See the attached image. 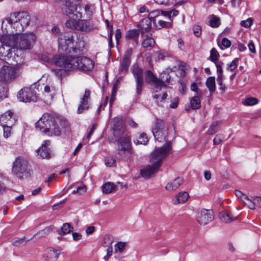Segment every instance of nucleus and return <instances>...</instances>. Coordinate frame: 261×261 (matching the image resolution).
<instances>
[{
	"mask_svg": "<svg viewBox=\"0 0 261 261\" xmlns=\"http://www.w3.org/2000/svg\"><path fill=\"white\" fill-rule=\"evenodd\" d=\"M31 16L27 12L20 11L11 13L10 16L2 22V28L7 30V24L14 29L12 35H0V59L7 62L11 60L13 56L17 55L23 56L22 53L17 50V35L22 32L30 24Z\"/></svg>",
	"mask_w": 261,
	"mask_h": 261,
	"instance_id": "nucleus-1",
	"label": "nucleus"
},
{
	"mask_svg": "<svg viewBox=\"0 0 261 261\" xmlns=\"http://www.w3.org/2000/svg\"><path fill=\"white\" fill-rule=\"evenodd\" d=\"M40 59L46 65H54L64 67L67 70L78 69L83 71H89L94 67L93 62L85 57L53 55L45 53L41 55Z\"/></svg>",
	"mask_w": 261,
	"mask_h": 261,
	"instance_id": "nucleus-2",
	"label": "nucleus"
},
{
	"mask_svg": "<svg viewBox=\"0 0 261 261\" xmlns=\"http://www.w3.org/2000/svg\"><path fill=\"white\" fill-rule=\"evenodd\" d=\"M37 129L49 136L61 135L62 130L68 126L67 122L55 115L44 113L35 123Z\"/></svg>",
	"mask_w": 261,
	"mask_h": 261,
	"instance_id": "nucleus-3",
	"label": "nucleus"
},
{
	"mask_svg": "<svg viewBox=\"0 0 261 261\" xmlns=\"http://www.w3.org/2000/svg\"><path fill=\"white\" fill-rule=\"evenodd\" d=\"M64 3L62 10L63 13L69 17L65 23L66 27L82 31H89L92 27L89 26L86 20L80 19L82 17V13L76 12V5L73 4V0H56Z\"/></svg>",
	"mask_w": 261,
	"mask_h": 261,
	"instance_id": "nucleus-4",
	"label": "nucleus"
},
{
	"mask_svg": "<svg viewBox=\"0 0 261 261\" xmlns=\"http://www.w3.org/2000/svg\"><path fill=\"white\" fill-rule=\"evenodd\" d=\"M24 61L23 56L17 55L16 57L13 56L11 60L6 63L12 64L13 62H16L14 66H3L0 68V81L7 82L15 80L21 74Z\"/></svg>",
	"mask_w": 261,
	"mask_h": 261,
	"instance_id": "nucleus-5",
	"label": "nucleus"
},
{
	"mask_svg": "<svg viewBox=\"0 0 261 261\" xmlns=\"http://www.w3.org/2000/svg\"><path fill=\"white\" fill-rule=\"evenodd\" d=\"M114 136L118 142V150L127 152H131L132 145L129 136L128 132L123 127L114 128Z\"/></svg>",
	"mask_w": 261,
	"mask_h": 261,
	"instance_id": "nucleus-6",
	"label": "nucleus"
},
{
	"mask_svg": "<svg viewBox=\"0 0 261 261\" xmlns=\"http://www.w3.org/2000/svg\"><path fill=\"white\" fill-rule=\"evenodd\" d=\"M52 33L58 38L59 47L60 50L67 53H71L73 49V37L71 35H63L60 34L59 29L54 27L51 29Z\"/></svg>",
	"mask_w": 261,
	"mask_h": 261,
	"instance_id": "nucleus-7",
	"label": "nucleus"
},
{
	"mask_svg": "<svg viewBox=\"0 0 261 261\" xmlns=\"http://www.w3.org/2000/svg\"><path fill=\"white\" fill-rule=\"evenodd\" d=\"M170 149L171 143L169 141H166L163 146L155 148L150 154V162L152 164H158L160 167L163 160L167 156Z\"/></svg>",
	"mask_w": 261,
	"mask_h": 261,
	"instance_id": "nucleus-8",
	"label": "nucleus"
},
{
	"mask_svg": "<svg viewBox=\"0 0 261 261\" xmlns=\"http://www.w3.org/2000/svg\"><path fill=\"white\" fill-rule=\"evenodd\" d=\"M36 39V35L33 33L18 34L17 50L30 49L33 46Z\"/></svg>",
	"mask_w": 261,
	"mask_h": 261,
	"instance_id": "nucleus-9",
	"label": "nucleus"
},
{
	"mask_svg": "<svg viewBox=\"0 0 261 261\" xmlns=\"http://www.w3.org/2000/svg\"><path fill=\"white\" fill-rule=\"evenodd\" d=\"M168 126L164 121L160 119H156L152 132L155 139L159 142L165 140L168 135Z\"/></svg>",
	"mask_w": 261,
	"mask_h": 261,
	"instance_id": "nucleus-10",
	"label": "nucleus"
},
{
	"mask_svg": "<svg viewBox=\"0 0 261 261\" xmlns=\"http://www.w3.org/2000/svg\"><path fill=\"white\" fill-rule=\"evenodd\" d=\"M19 100L21 101L35 102L37 99V95L35 91L31 87H24L21 89L17 94Z\"/></svg>",
	"mask_w": 261,
	"mask_h": 261,
	"instance_id": "nucleus-11",
	"label": "nucleus"
},
{
	"mask_svg": "<svg viewBox=\"0 0 261 261\" xmlns=\"http://www.w3.org/2000/svg\"><path fill=\"white\" fill-rule=\"evenodd\" d=\"M28 161L23 157H18L13 162V172L16 175L28 174Z\"/></svg>",
	"mask_w": 261,
	"mask_h": 261,
	"instance_id": "nucleus-12",
	"label": "nucleus"
},
{
	"mask_svg": "<svg viewBox=\"0 0 261 261\" xmlns=\"http://www.w3.org/2000/svg\"><path fill=\"white\" fill-rule=\"evenodd\" d=\"M212 212L209 210L203 209L197 213L196 219L200 224L205 225L213 220Z\"/></svg>",
	"mask_w": 261,
	"mask_h": 261,
	"instance_id": "nucleus-13",
	"label": "nucleus"
},
{
	"mask_svg": "<svg viewBox=\"0 0 261 261\" xmlns=\"http://www.w3.org/2000/svg\"><path fill=\"white\" fill-rule=\"evenodd\" d=\"M145 81L146 83L153 85L155 89L161 90L163 88L167 87V86L163 84L149 70H147L145 72Z\"/></svg>",
	"mask_w": 261,
	"mask_h": 261,
	"instance_id": "nucleus-14",
	"label": "nucleus"
},
{
	"mask_svg": "<svg viewBox=\"0 0 261 261\" xmlns=\"http://www.w3.org/2000/svg\"><path fill=\"white\" fill-rule=\"evenodd\" d=\"M16 121V115L10 110L6 111L0 117V124L2 126L13 125Z\"/></svg>",
	"mask_w": 261,
	"mask_h": 261,
	"instance_id": "nucleus-15",
	"label": "nucleus"
},
{
	"mask_svg": "<svg viewBox=\"0 0 261 261\" xmlns=\"http://www.w3.org/2000/svg\"><path fill=\"white\" fill-rule=\"evenodd\" d=\"M90 94L91 92L89 90L86 89L85 90L84 95L81 99L80 104L77 110V114H82L84 111H87L89 109V101L90 99Z\"/></svg>",
	"mask_w": 261,
	"mask_h": 261,
	"instance_id": "nucleus-16",
	"label": "nucleus"
},
{
	"mask_svg": "<svg viewBox=\"0 0 261 261\" xmlns=\"http://www.w3.org/2000/svg\"><path fill=\"white\" fill-rule=\"evenodd\" d=\"M133 50L132 48L128 49L120 63L119 70L123 73H126L130 64V57L132 55Z\"/></svg>",
	"mask_w": 261,
	"mask_h": 261,
	"instance_id": "nucleus-17",
	"label": "nucleus"
},
{
	"mask_svg": "<svg viewBox=\"0 0 261 261\" xmlns=\"http://www.w3.org/2000/svg\"><path fill=\"white\" fill-rule=\"evenodd\" d=\"M160 167L158 164H152L151 165H148L145 168L141 170V176L145 178H148L154 173L158 172L159 170Z\"/></svg>",
	"mask_w": 261,
	"mask_h": 261,
	"instance_id": "nucleus-18",
	"label": "nucleus"
},
{
	"mask_svg": "<svg viewBox=\"0 0 261 261\" xmlns=\"http://www.w3.org/2000/svg\"><path fill=\"white\" fill-rule=\"evenodd\" d=\"M50 141L48 140H45L43 142L42 146L36 151L38 156L43 159L49 158L50 153L47 147Z\"/></svg>",
	"mask_w": 261,
	"mask_h": 261,
	"instance_id": "nucleus-19",
	"label": "nucleus"
},
{
	"mask_svg": "<svg viewBox=\"0 0 261 261\" xmlns=\"http://www.w3.org/2000/svg\"><path fill=\"white\" fill-rule=\"evenodd\" d=\"M183 178L181 177H177L175 179L169 182L166 186L165 189L168 191L176 190L183 184Z\"/></svg>",
	"mask_w": 261,
	"mask_h": 261,
	"instance_id": "nucleus-20",
	"label": "nucleus"
},
{
	"mask_svg": "<svg viewBox=\"0 0 261 261\" xmlns=\"http://www.w3.org/2000/svg\"><path fill=\"white\" fill-rule=\"evenodd\" d=\"M160 90L159 89H155L153 98L155 100V102L158 106H163L162 104L167 98L168 94L166 92L158 93Z\"/></svg>",
	"mask_w": 261,
	"mask_h": 261,
	"instance_id": "nucleus-21",
	"label": "nucleus"
},
{
	"mask_svg": "<svg viewBox=\"0 0 261 261\" xmlns=\"http://www.w3.org/2000/svg\"><path fill=\"white\" fill-rule=\"evenodd\" d=\"M44 98L46 101L52 99L54 96L55 95V89L53 86H49L46 85L44 87V91L43 92Z\"/></svg>",
	"mask_w": 261,
	"mask_h": 261,
	"instance_id": "nucleus-22",
	"label": "nucleus"
},
{
	"mask_svg": "<svg viewBox=\"0 0 261 261\" xmlns=\"http://www.w3.org/2000/svg\"><path fill=\"white\" fill-rule=\"evenodd\" d=\"M131 71L134 75L135 81L143 80V69L140 68L138 65H134L131 68Z\"/></svg>",
	"mask_w": 261,
	"mask_h": 261,
	"instance_id": "nucleus-23",
	"label": "nucleus"
},
{
	"mask_svg": "<svg viewBox=\"0 0 261 261\" xmlns=\"http://www.w3.org/2000/svg\"><path fill=\"white\" fill-rule=\"evenodd\" d=\"M60 252L55 248H50L47 250L46 257L48 261H58Z\"/></svg>",
	"mask_w": 261,
	"mask_h": 261,
	"instance_id": "nucleus-24",
	"label": "nucleus"
},
{
	"mask_svg": "<svg viewBox=\"0 0 261 261\" xmlns=\"http://www.w3.org/2000/svg\"><path fill=\"white\" fill-rule=\"evenodd\" d=\"M173 71L174 70H173L172 69L167 68L160 74L159 80L161 81L163 84H165V82L166 83H169L171 79V76L169 75V73Z\"/></svg>",
	"mask_w": 261,
	"mask_h": 261,
	"instance_id": "nucleus-25",
	"label": "nucleus"
},
{
	"mask_svg": "<svg viewBox=\"0 0 261 261\" xmlns=\"http://www.w3.org/2000/svg\"><path fill=\"white\" fill-rule=\"evenodd\" d=\"M139 33L140 31L139 30H130L127 32L125 37L126 38L133 39L136 44H138L139 42Z\"/></svg>",
	"mask_w": 261,
	"mask_h": 261,
	"instance_id": "nucleus-26",
	"label": "nucleus"
},
{
	"mask_svg": "<svg viewBox=\"0 0 261 261\" xmlns=\"http://www.w3.org/2000/svg\"><path fill=\"white\" fill-rule=\"evenodd\" d=\"M8 91L7 83L0 81V101L6 98Z\"/></svg>",
	"mask_w": 261,
	"mask_h": 261,
	"instance_id": "nucleus-27",
	"label": "nucleus"
},
{
	"mask_svg": "<svg viewBox=\"0 0 261 261\" xmlns=\"http://www.w3.org/2000/svg\"><path fill=\"white\" fill-rule=\"evenodd\" d=\"M189 198V194L186 192H179L176 196V200L174 201L175 204L185 202Z\"/></svg>",
	"mask_w": 261,
	"mask_h": 261,
	"instance_id": "nucleus-28",
	"label": "nucleus"
},
{
	"mask_svg": "<svg viewBox=\"0 0 261 261\" xmlns=\"http://www.w3.org/2000/svg\"><path fill=\"white\" fill-rule=\"evenodd\" d=\"M117 186L113 183L108 182L103 185L102 187V192L106 194H109L115 191Z\"/></svg>",
	"mask_w": 261,
	"mask_h": 261,
	"instance_id": "nucleus-29",
	"label": "nucleus"
},
{
	"mask_svg": "<svg viewBox=\"0 0 261 261\" xmlns=\"http://www.w3.org/2000/svg\"><path fill=\"white\" fill-rule=\"evenodd\" d=\"M206 86L210 92L213 93L216 91L215 78L214 76L208 77L205 83Z\"/></svg>",
	"mask_w": 261,
	"mask_h": 261,
	"instance_id": "nucleus-30",
	"label": "nucleus"
},
{
	"mask_svg": "<svg viewBox=\"0 0 261 261\" xmlns=\"http://www.w3.org/2000/svg\"><path fill=\"white\" fill-rule=\"evenodd\" d=\"M148 142V138L146 135L142 133H141L138 139H136L134 140V142L135 144H142V145H146Z\"/></svg>",
	"mask_w": 261,
	"mask_h": 261,
	"instance_id": "nucleus-31",
	"label": "nucleus"
},
{
	"mask_svg": "<svg viewBox=\"0 0 261 261\" xmlns=\"http://www.w3.org/2000/svg\"><path fill=\"white\" fill-rule=\"evenodd\" d=\"M220 218L222 221L226 223L230 222L237 218L230 216L228 213L226 212L221 213L220 214Z\"/></svg>",
	"mask_w": 261,
	"mask_h": 261,
	"instance_id": "nucleus-32",
	"label": "nucleus"
},
{
	"mask_svg": "<svg viewBox=\"0 0 261 261\" xmlns=\"http://www.w3.org/2000/svg\"><path fill=\"white\" fill-rule=\"evenodd\" d=\"M191 108L193 110L198 109L201 106L200 100L198 96H194L190 101Z\"/></svg>",
	"mask_w": 261,
	"mask_h": 261,
	"instance_id": "nucleus-33",
	"label": "nucleus"
},
{
	"mask_svg": "<svg viewBox=\"0 0 261 261\" xmlns=\"http://www.w3.org/2000/svg\"><path fill=\"white\" fill-rule=\"evenodd\" d=\"M219 124L218 121L213 122L207 131V134L212 135L216 133L218 131Z\"/></svg>",
	"mask_w": 261,
	"mask_h": 261,
	"instance_id": "nucleus-34",
	"label": "nucleus"
},
{
	"mask_svg": "<svg viewBox=\"0 0 261 261\" xmlns=\"http://www.w3.org/2000/svg\"><path fill=\"white\" fill-rule=\"evenodd\" d=\"M73 229V227L69 223H64L61 228V233L59 232L60 234H66L70 233Z\"/></svg>",
	"mask_w": 261,
	"mask_h": 261,
	"instance_id": "nucleus-35",
	"label": "nucleus"
},
{
	"mask_svg": "<svg viewBox=\"0 0 261 261\" xmlns=\"http://www.w3.org/2000/svg\"><path fill=\"white\" fill-rule=\"evenodd\" d=\"M155 44V41L149 35L146 36V38L144 39L142 43V46L143 47H148L152 46Z\"/></svg>",
	"mask_w": 261,
	"mask_h": 261,
	"instance_id": "nucleus-36",
	"label": "nucleus"
},
{
	"mask_svg": "<svg viewBox=\"0 0 261 261\" xmlns=\"http://www.w3.org/2000/svg\"><path fill=\"white\" fill-rule=\"evenodd\" d=\"M28 240H26L24 237L22 238H16L12 240V244L13 246L19 247L27 244Z\"/></svg>",
	"mask_w": 261,
	"mask_h": 261,
	"instance_id": "nucleus-37",
	"label": "nucleus"
},
{
	"mask_svg": "<svg viewBox=\"0 0 261 261\" xmlns=\"http://www.w3.org/2000/svg\"><path fill=\"white\" fill-rule=\"evenodd\" d=\"M240 60V58H234L230 64H227V70L231 71L234 70L237 67Z\"/></svg>",
	"mask_w": 261,
	"mask_h": 261,
	"instance_id": "nucleus-38",
	"label": "nucleus"
},
{
	"mask_svg": "<svg viewBox=\"0 0 261 261\" xmlns=\"http://www.w3.org/2000/svg\"><path fill=\"white\" fill-rule=\"evenodd\" d=\"M136 94L138 95H139L141 94L143 85H144V80H136Z\"/></svg>",
	"mask_w": 261,
	"mask_h": 261,
	"instance_id": "nucleus-39",
	"label": "nucleus"
},
{
	"mask_svg": "<svg viewBox=\"0 0 261 261\" xmlns=\"http://www.w3.org/2000/svg\"><path fill=\"white\" fill-rule=\"evenodd\" d=\"M84 10L87 19H90L93 15L94 10L92 7L89 5H85L84 6Z\"/></svg>",
	"mask_w": 261,
	"mask_h": 261,
	"instance_id": "nucleus-40",
	"label": "nucleus"
},
{
	"mask_svg": "<svg viewBox=\"0 0 261 261\" xmlns=\"http://www.w3.org/2000/svg\"><path fill=\"white\" fill-rule=\"evenodd\" d=\"M126 243L122 242H119L115 245V251L116 252H119L120 253H122L125 249L126 246Z\"/></svg>",
	"mask_w": 261,
	"mask_h": 261,
	"instance_id": "nucleus-41",
	"label": "nucleus"
},
{
	"mask_svg": "<svg viewBox=\"0 0 261 261\" xmlns=\"http://www.w3.org/2000/svg\"><path fill=\"white\" fill-rule=\"evenodd\" d=\"M217 81L218 82V84L220 86L219 89L223 93L225 92L227 89V87L225 85L223 84V76H218L217 78Z\"/></svg>",
	"mask_w": 261,
	"mask_h": 261,
	"instance_id": "nucleus-42",
	"label": "nucleus"
},
{
	"mask_svg": "<svg viewBox=\"0 0 261 261\" xmlns=\"http://www.w3.org/2000/svg\"><path fill=\"white\" fill-rule=\"evenodd\" d=\"M218 45L222 49H224L225 48H228L231 45V41L226 38H223L222 40L221 44L219 42Z\"/></svg>",
	"mask_w": 261,
	"mask_h": 261,
	"instance_id": "nucleus-43",
	"label": "nucleus"
},
{
	"mask_svg": "<svg viewBox=\"0 0 261 261\" xmlns=\"http://www.w3.org/2000/svg\"><path fill=\"white\" fill-rule=\"evenodd\" d=\"M258 102V100L254 97H248L245 99L244 105L245 106H253Z\"/></svg>",
	"mask_w": 261,
	"mask_h": 261,
	"instance_id": "nucleus-44",
	"label": "nucleus"
},
{
	"mask_svg": "<svg viewBox=\"0 0 261 261\" xmlns=\"http://www.w3.org/2000/svg\"><path fill=\"white\" fill-rule=\"evenodd\" d=\"M220 24V19L218 17L213 16L212 18L210 20V25L212 27L217 28Z\"/></svg>",
	"mask_w": 261,
	"mask_h": 261,
	"instance_id": "nucleus-45",
	"label": "nucleus"
},
{
	"mask_svg": "<svg viewBox=\"0 0 261 261\" xmlns=\"http://www.w3.org/2000/svg\"><path fill=\"white\" fill-rule=\"evenodd\" d=\"M219 56L217 50L215 48H213L211 50V60L213 62H215L218 60Z\"/></svg>",
	"mask_w": 261,
	"mask_h": 261,
	"instance_id": "nucleus-46",
	"label": "nucleus"
},
{
	"mask_svg": "<svg viewBox=\"0 0 261 261\" xmlns=\"http://www.w3.org/2000/svg\"><path fill=\"white\" fill-rule=\"evenodd\" d=\"M13 125L2 126L4 129V136L6 138H9L11 136V129Z\"/></svg>",
	"mask_w": 261,
	"mask_h": 261,
	"instance_id": "nucleus-47",
	"label": "nucleus"
},
{
	"mask_svg": "<svg viewBox=\"0 0 261 261\" xmlns=\"http://www.w3.org/2000/svg\"><path fill=\"white\" fill-rule=\"evenodd\" d=\"M113 242V238L112 236L110 235L106 236L104 237V240H103V246H108L109 245L110 246L111 245L112 243Z\"/></svg>",
	"mask_w": 261,
	"mask_h": 261,
	"instance_id": "nucleus-48",
	"label": "nucleus"
},
{
	"mask_svg": "<svg viewBox=\"0 0 261 261\" xmlns=\"http://www.w3.org/2000/svg\"><path fill=\"white\" fill-rule=\"evenodd\" d=\"M253 19L252 18H248L245 20L241 22V25L246 28H249L252 25Z\"/></svg>",
	"mask_w": 261,
	"mask_h": 261,
	"instance_id": "nucleus-49",
	"label": "nucleus"
},
{
	"mask_svg": "<svg viewBox=\"0 0 261 261\" xmlns=\"http://www.w3.org/2000/svg\"><path fill=\"white\" fill-rule=\"evenodd\" d=\"M51 71L56 76L60 78L66 73V70L62 69H53Z\"/></svg>",
	"mask_w": 261,
	"mask_h": 261,
	"instance_id": "nucleus-50",
	"label": "nucleus"
},
{
	"mask_svg": "<svg viewBox=\"0 0 261 261\" xmlns=\"http://www.w3.org/2000/svg\"><path fill=\"white\" fill-rule=\"evenodd\" d=\"M224 139V136L222 134H218L216 136L213 140V143L214 145L219 144Z\"/></svg>",
	"mask_w": 261,
	"mask_h": 261,
	"instance_id": "nucleus-51",
	"label": "nucleus"
},
{
	"mask_svg": "<svg viewBox=\"0 0 261 261\" xmlns=\"http://www.w3.org/2000/svg\"><path fill=\"white\" fill-rule=\"evenodd\" d=\"M115 160L112 157H108L105 159V164L107 166L111 167L115 165Z\"/></svg>",
	"mask_w": 261,
	"mask_h": 261,
	"instance_id": "nucleus-52",
	"label": "nucleus"
},
{
	"mask_svg": "<svg viewBox=\"0 0 261 261\" xmlns=\"http://www.w3.org/2000/svg\"><path fill=\"white\" fill-rule=\"evenodd\" d=\"M193 33L196 37H199L201 34V29L199 25H194L193 27Z\"/></svg>",
	"mask_w": 261,
	"mask_h": 261,
	"instance_id": "nucleus-53",
	"label": "nucleus"
},
{
	"mask_svg": "<svg viewBox=\"0 0 261 261\" xmlns=\"http://www.w3.org/2000/svg\"><path fill=\"white\" fill-rule=\"evenodd\" d=\"M245 205H246L250 209L254 210L255 208V204L252 200L249 199L247 201H244Z\"/></svg>",
	"mask_w": 261,
	"mask_h": 261,
	"instance_id": "nucleus-54",
	"label": "nucleus"
},
{
	"mask_svg": "<svg viewBox=\"0 0 261 261\" xmlns=\"http://www.w3.org/2000/svg\"><path fill=\"white\" fill-rule=\"evenodd\" d=\"M158 23L162 28H169L171 27L172 25L171 22L163 21L161 20L159 21Z\"/></svg>",
	"mask_w": 261,
	"mask_h": 261,
	"instance_id": "nucleus-55",
	"label": "nucleus"
},
{
	"mask_svg": "<svg viewBox=\"0 0 261 261\" xmlns=\"http://www.w3.org/2000/svg\"><path fill=\"white\" fill-rule=\"evenodd\" d=\"M51 230L50 227H46L43 230H40L38 232V234L41 237H44L49 233Z\"/></svg>",
	"mask_w": 261,
	"mask_h": 261,
	"instance_id": "nucleus-56",
	"label": "nucleus"
},
{
	"mask_svg": "<svg viewBox=\"0 0 261 261\" xmlns=\"http://www.w3.org/2000/svg\"><path fill=\"white\" fill-rule=\"evenodd\" d=\"M160 11H159V10H155V11H153L152 12H151L149 14H148V18L151 20L152 19H153L154 18L157 17L160 14Z\"/></svg>",
	"mask_w": 261,
	"mask_h": 261,
	"instance_id": "nucleus-57",
	"label": "nucleus"
},
{
	"mask_svg": "<svg viewBox=\"0 0 261 261\" xmlns=\"http://www.w3.org/2000/svg\"><path fill=\"white\" fill-rule=\"evenodd\" d=\"M178 100L179 99L177 97H174L172 100L171 103L170 105V108L172 109L177 108L178 103Z\"/></svg>",
	"mask_w": 261,
	"mask_h": 261,
	"instance_id": "nucleus-58",
	"label": "nucleus"
},
{
	"mask_svg": "<svg viewBox=\"0 0 261 261\" xmlns=\"http://www.w3.org/2000/svg\"><path fill=\"white\" fill-rule=\"evenodd\" d=\"M121 30H120V29H118L116 30V34H115V39H116V43L117 44L119 43V40L121 38Z\"/></svg>",
	"mask_w": 261,
	"mask_h": 261,
	"instance_id": "nucleus-59",
	"label": "nucleus"
},
{
	"mask_svg": "<svg viewBox=\"0 0 261 261\" xmlns=\"http://www.w3.org/2000/svg\"><path fill=\"white\" fill-rule=\"evenodd\" d=\"M248 46L249 50L252 53H255L256 50H255V46H254L252 41H250L249 42V43L248 44Z\"/></svg>",
	"mask_w": 261,
	"mask_h": 261,
	"instance_id": "nucleus-60",
	"label": "nucleus"
},
{
	"mask_svg": "<svg viewBox=\"0 0 261 261\" xmlns=\"http://www.w3.org/2000/svg\"><path fill=\"white\" fill-rule=\"evenodd\" d=\"M157 55V59L159 60H163L166 56H167V54L165 53H163L162 51H157L156 53Z\"/></svg>",
	"mask_w": 261,
	"mask_h": 261,
	"instance_id": "nucleus-61",
	"label": "nucleus"
},
{
	"mask_svg": "<svg viewBox=\"0 0 261 261\" xmlns=\"http://www.w3.org/2000/svg\"><path fill=\"white\" fill-rule=\"evenodd\" d=\"M217 72L218 76H223V69L220 64H216Z\"/></svg>",
	"mask_w": 261,
	"mask_h": 261,
	"instance_id": "nucleus-62",
	"label": "nucleus"
},
{
	"mask_svg": "<svg viewBox=\"0 0 261 261\" xmlns=\"http://www.w3.org/2000/svg\"><path fill=\"white\" fill-rule=\"evenodd\" d=\"M7 188L5 185L2 181H0V195L5 193L7 191Z\"/></svg>",
	"mask_w": 261,
	"mask_h": 261,
	"instance_id": "nucleus-63",
	"label": "nucleus"
},
{
	"mask_svg": "<svg viewBox=\"0 0 261 261\" xmlns=\"http://www.w3.org/2000/svg\"><path fill=\"white\" fill-rule=\"evenodd\" d=\"M253 200L256 202L259 207H261V197L254 196L252 197Z\"/></svg>",
	"mask_w": 261,
	"mask_h": 261,
	"instance_id": "nucleus-64",
	"label": "nucleus"
}]
</instances>
